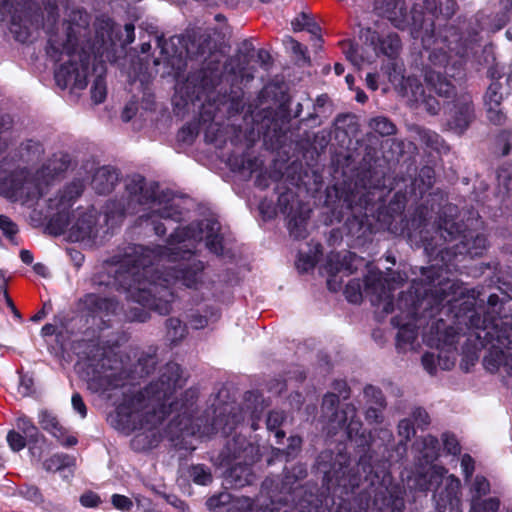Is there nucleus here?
Segmentation results:
<instances>
[{
	"instance_id": "obj_61",
	"label": "nucleus",
	"mask_w": 512,
	"mask_h": 512,
	"mask_svg": "<svg viewBox=\"0 0 512 512\" xmlns=\"http://www.w3.org/2000/svg\"><path fill=\"white\" fill-rule=\"evenodd\" d=\"M228 494H220L217 497H212L208 500L207 504L210 508H215L221 504H225L229 499Z\"/></svg>"
},
{
	"instance_id": "obj_53",
	"label": "nucleus",
	"mask_w": 512,
	"mask_h": 512,
	"mask_svg": "<svg viewBox=\"0 0 512 512\" xmlns=\"http://www.w3.org/2000/svg\"><path fill=\"white\" fill-rule=\"evenodd\" d=\"M80 503L84 507H96L100 503V498L97 494L89 492L85 493L80 497Z\"/></svg>"
},
{
	"instance_id": "obj_50",
	"label": "nucleus",
	"mask_w": 512,
	"mask_h": 512,
	"mask_svg": "<svg viewBox=\"0 0 512 512\" xmlns=\"http://www.w3.org/2000/svg\"><path fill=\"white\" fill-rule=\"evenodd\" d=\"M315 265V260L309 255L300 254L296 262V267L300 272H307Z\"/></svg>"
},
{
	"instance_id": "obj_2",
	"label": "nucleus",
	"mask_w": 512,
	"mask_h": 512,
	"mask_svg": "<svg viewBox=\"0 0 512 512\" xmlns=\"http://www.w3.org/2000/svg\"><path fill=\"white\" fill-rule=\"evenodd\" d=\"M185 381L177 363L166 364L160 370L156 380L143 391L126 398L118 406L112 418L113 425L125 433L138 429L150 430L161 423L166 415L175 413L171 424L176 426L182 434L203 437L219 431L227 433L232 427L227 429L228 423L223 425L222 420L218 418L212 424L203 427L198 424L200 419L196 420L197 423H192L191 417L197 391L188 389L178 396V391L182 389Z\"/></svg>"
},
{
	"instance_id": "obj_55",
	"label": "nucleus",
	"mask_w": 512,
	"mask_h": 512,
	"mask_svg": "<svg viewBox=\"0 0 512 512\" xmlns=\"http://www.w3.org/2000/svg\"><path fill=\"white\" fill-rule=\"evenodd\" d=\"M413 419L417 426L423 427L429 424V415L428 413L422 409V408H416L413 411Z\"/></svg>"
},
{
	"instance_id": "obj_56",
	"label": "nucleus",
	"mask_w": 512,
	"mask_h": 512,
	"mask_svg": "<svg viewBox=\"0 0 512 512\" xmlns=\"http://www.w3.org/2000/svg\"><path fill=\"white\" fill-rule=\"evenodd\" d=\"M71 402H72L73 408L81 415V417L82 418L86 417V414H87L86 405L84 404L83 399L80 396V394H78V393L73 394Z\"/></svg>"
},
{
	"instance_id": "obj_32",
	"label": "nucleus",
	"mask_w": 512,
	"mask_h": 512,
	"mask_svg": "<svg viewBox=\"0 0 512 512\" xmlns=\"http://www.w3.org/2000/svg\"><path fill=\"white\" fill-rule=\"evenodd\" d=\"M219 313L217 310H210L208 313L199 314L195 313L190 316L189 324L193 329H203L208 326L211 322H214L218 319Z\"/></svg>"
},
{
	"instance_id": "obj_51",
	"label": "nucleus",
	"mask_w": 512,
	"mask_h": 512,
	"mask_svg": "<svg viewBox=\"0 0 512 512\" xmlns=\"http://www.w3.org/2000/svg\"><path fill=\"white\" fill-rule=\"evenodd\" d=\"M288 441L289 444L287 449L285 451H281L280 449H278V451L281 452L282 454H285L287 457H291L294 456V454L299 451L302 444V440L298 436H291L288 439Z\"/></svg>"
},
{
	"instance_id": "obj_6",
	"label": "nucleus",
	"mask_w": 512,
	"mask_h": 512,
	"mask_svg": "<svg viewBox=\"0 0 512 512\" xmlns=\"http://www.w3.org/2000/svg\"><path fill=\"white\" fill-rule=\"evenodd\" d=\"M158 186L147 183L141 175H133L127 178L125 193L123 196V213L134 214L148 210L140 216L148 225L153 227L155 234L163 235L166 226L160 220L167 222L179 221L182 211L178 201L169 198L166 194L157 192Z\"/></svg>"
},
{
	"instance_id": "obj_20",
	"label": "nucleus",
	"mask_w": 512,
	"mask_h": 512,
	"mask_svg": "<svg viewBox=\"0 0 512 512\" xmlns=\"http://www.w3.org/2000/svg\"><path fill=\"white\" fill-rule=\"evenodd\" d=\"M473 111L470 98L464 97L463 100L455 106L454 114L449 120L451 128L458 133H462L472 121Z\"/></svg>"
},
{
	"instance_id": "obj_64",
	"label": "nucleus",
	"mask_w": 512,
	"mask_h": 512,
	"mask_svg": "<svg viewBox=\"0 0 512 512\" xmlns=\"http://www.w3.org/2000/svg\"><path fill=\"white\" fill-rule=\"evenodd\" d=\"M57 327L54 324H45L41 329L43 336H52L56 333Z\"/></svg>"
},
{
	"instance_id": "obj_21",
	"label": "nucleus",
	"mask_w": 512,
	"mask_h": 512,
	"mask_svg": "<svg viewBox=\"0 0 512 512\" xmlns=\"http://www.w3.org/2000/svg\"><path fill=\"white\" fill-rule=\"evenodd\" d=\"M400 91L411 105L420 104L425 95L424 88L416 77H407L402 80Z\"/></svg>"
},
{
	"instance_id": "obj_10",
	"label": "nucleus",
	"mask_w": 512,
	"mask_h": 512,
	"mask_svg": "<svg viewBox=\"0 0 512 512\" xmlns=\"http://www.w3.org/2000/svg\"><path fill=\"white\" fill-rule=\"evenodd\" d=\"M223 460L231 467L224 474V482L231 488L249 485L253 480L250 466L259 458V447L244 436L228 441L222 452Z\"/></svg>"
},
{
	"instance_id": "obj_49",
	"label": "nucleus",
	"mask_w": 512,
	"mask_h": 512,
	"mask_svg": "<svg viewBox=\"0 0 512 512\" xmlns=\"http://www.w3.org/2000/svg\"><path fill=\"white\" fill-rule=\"evenodd\" d=\"M487 117L488 119L495 123L501 124L504 121V114L500 108V105L497 106H486Z\"/></svg>"
},
{
	"instance_id": "obj_4",
	"label": "nucleus",
	"mask_w": 512,
	"mask_h": 512,
	"mask_svg": "<svg viewBox=\"0 0 512 512\" xmlns=\"http://www.w3.org/2000/svg\"><path fill=\"white\" fill-rule=\"evenodd\" d=\"M46 53L53 61H61L67 57V62L61 64L55 71L57 85L65 89H84L87 86L89 66L92 64L96 77L91 88L92 100L98 104L106 98V83L104 80L105 65L104 58L110 59L109 53L100 48L92 50V53L85 49L76 50L78 42L77 34H49Z\"/></svg>"
},
{
	"instance_id": "obj_24",
	"label": "nucleus",
	"mask_w": 512,
	"mask_h": 512,
	"mask_svg": "<svg viewBox=\"0 0 512 512\" xmlns=\"http://www.w3.org/2000/svg\"><path fill=\"white\" fill-rule=\"evenodd\" d=\"M355 259L356 256L351 253L345 254L342 258L340 254H331L328 257L326 269L331 275H334L342 270H346L348 274H351V263Z\"/></svg>"
},
{
	"instance_id": "obj_45",
	"label": "nucleus",
	"mask_w": 512,
	"mask_h": 512,
	"mask_svg": "<svg viewBox=\"0 0 512 512\" xmlns=\"http://www.w3.org/2000/svg\"><path fill=\"white\" fill-rule=\"evenodd\" d=\"M8 16L13 23L22 22V20L20 18L17 19L15 13H13L12 3L9 0H0V20H5Z\"/></svg>"
},
{
	"instance_id": "obj_46",
	"label": "nucleus",
	"mask_w": 512,
	"mask_h": 512,
	"mask_svg": "<svg viewBox=\"0 0 512 512\" xmlns=\"http://www.w3.org/2000/svg\"><path fill=\"white\" fill-rule=\"evenodd\" d=\"M111 502L113 506L120 511H129L133 506L131 499L120 494H113L111 497Z\"/></svg>"
},
{
	"instance_id": "obj_48",
	"label": "nucleus",
	"mask_w": 512,
	"mask_h": 512,
	"mask_svg": "<svg viewBox=\"0 0 512 512\" xmlns=\"http://www.w3.org/2000/svg\"><path fill=\"white\" fill-rule=\"evenodd\" d=\"M419 105H423L424 109L431 115L437 114L440 110L439 102L432 96L424 95Z\"/></svg>"
},
{
	"instance_id": "obj_40",
	"label": "nucleus",
	"mask_w": 512,
	"mask_h": 512,
	"mask_svg": "<svg viewBox=\"0 0 512 512\" xmlns=\"http://www.w3.org/2000/svg\"><path fill=\"white\" fill-rule=\"evenodd\" d=\"M6 439L9 447L14 452L22 450L25 447L27 440L20 432H16L14 430L8 432Z\"/></svg>"
},
{
	"instance_id": "obj_60",
	"label": "nucleus",
	"mask_w": 512,
	"mask_h": 512,
	"mask_svg": "<svg viewBox=\"0 0 512 512\" xmlns=\"http://www.w3.org/2000/svg\"><path fill=\"white\" fill-rule=\"evenodd\" d=\"M499 508V501L496 498H490L482 503L484 512H497Z\"/></svg>"
},
{
	"instance_id": "obj_25",
	"label": "nucleus",
	"mask_w": 512,
	"mask_h": 512,
	"mask_svg": "<svg viewBox=\"0 0 512 512\" xmlns=\"http://www.w3.org/2000/svg\"><path fill=\"white\" fill-rule=\"evenodd\" d=\"M293 32H321L326 27L320 22L316 21L313 17L302 13L297 16L292 22Z\"/></svg>"
},
{
	"instance_id": "obj_42",
	"label": "nucleus",
	"mask_w": 512,
	"mask_h": 512,
	"mask_svg": "<svg viewBox=\"0 0 512 512\" xmlns=\"http://www.w3.org/2000/svg\"><path fill=\"white\" fill-rule=\"evenodd\" d=\"M0 230L6 237L13 239L18 232V227L9 217L0 215Z\"/></svg>"
},
{
	"instance_id": "obj_17",
	"label": "nucleus",
	"mask_w": 512,
	"mask_h": 512,
	"mask_svg": "<svg viewBox=\"0 0 512 512\" xmlns=\"http://www.w3.org/2000/svg\"><path fill=\"white\" fill-rule=\"evenodd\" d=\"M38 421L43 430L50 433L57 441L66 447H71L77 443L74 436L67 435L66 430L60 425L59 421L47 411H41Z\"/></svg>"
},
{
	"instance_id": "obj_58",
	"label": "nucleus",
	"mask_w": 512,
	"mask_h": 512,
	"mask_svg": "<svg viewBox=\"0 0 512 512\" xmlns=\"http://www.w3.org/2000/svg\"><path fill=\"white\" fill-rule=\"evenodd\" d=\"M380 407H369L367 410H366V419L367 421H369L370 423H380L382 421V415H381V411H380Z\"/></svg>"
},
{
	"instance_id": "obj_22",
	"label": "nucleus",
	"mask_w": 512,
	"mask_h": 512,
	"mask_svg": "<svg viewBox=\"0 0 512 512\" xmlns=\"http://www.w3.org/2000/svg\"><path fill=\"white\" fill-rule=\"evenodd\" d=\"M446 474L447 470L444 467L438 465L430 466L418 481L419 489L426 491L432 488H437L445 479Z\"/></svg>"
},
{
	"instance_id": "obj_27",
	"label": "nucleus",
	"mask_w": 512,
	"mask_h": 512,
	"mask_svg": "<svg viewBox=\"0 0 512 512\" xmlns=\"http://www.w3.org/2000/svg\"><path fill=\"white\" fill-rule=\"evenodd\" d=\"M416 445L421 450L423 459L426 462L433 461L438 457L439 442L434 436L427 435L420 442H417Z\"/></svg>"
},
{
	"instance_id": "obj_38",
	"label": "nucleus",
	"mask_w": 512,
	"mask_h": 512,
	"mask_svg": "<svg viewBox=\"0 0 512 512\" xmlns=\"http://www.w3.org/2000/svg\"><path fill=\"white\" fill-rule=\"evenodd\" d=\"M96 32H118L120 26L109 16L101 15L95 21Z\"/></svg>"
},
{
	"instance_id": "obj_35",
	"label": "nucleus",
	"mask_w": 512,
	"mask_h": 512,
	"mask_svg": "<svg viewBox=\"0 0 512 512\" xmlns=\"http://www.w3.org/2000/svg\"><path fill=\"white\" fill-rule=\"evenodd\" d=\"M285 419L284 413L281 411H271L266 419V426L269 431H275V437L282 439L284 432L279 429Z\"/></svg>"
},
{
	"instance_id": "obj_59",
	"label": "nucleus",
	"mask_w": 512,
	"mask_h": 512,
	"mask_svg": "<svg viewBox=\"0 0 512 512\" xmlns=\"http://www.w3.org/2000/svg\"><path fill=\"white\" fill-rule=\"evenodd\" d=\"M195 137L194 130L190 126L183 127L179 133L178 138L183 142H191Z\"/></svg>"
},
{
	"instance_id": "obj_41",
	"label": "nucleus",
	"mask_w": 512,
	"mask_h": 512,
	"mask_svg": "<svg viewBox=\"0 0 512 512\" xmlns=\"http://www.w3.org/2000/svg\"><path fill=\"white\" fill-rule=\"evenodd\" d=\"M20 495L35 504H40L43 502V497L40 490L32 485H27L21 488Z\"/></svg>"
},
{
	"instance_id": "obj_13",
	"label": "nucleus",
	"mask_w": 512,
	"mask_h": 512,
	"mask_svg": "<svg viewBox=\"0 0 512 512\" xmlns=\"http://www.w3.org/2000/svg\"><path fill=\"white\" fill-rule=\"evenodd\" d=\"M394 288L391 282L383 278L381 273L370 272L365 277V286L363 292L361 291L358 281H350L345 289V295L349 302L359 303L363 294L370 298L373 306L384 314H389L394 311L391 291Z\"/></svg>"
},
{
	"instance_id": "obj_39",
	"label": "nucleus",
	"mask_w": 512,
	"mask_h": 512,
	"mask_svg": "<svg viewBox=\"0 0 512 512\" xmlns=\"http://www.w3.org/2000/svg\"><path fill=\"white\" fill-rule=\"evenodd\" d=\"M364 396L368 401L380 408H384L386 405L382 392L372 385H368L364 388Z\"/></svg>"
},
{
	"instance_id": "obj_12",
	"label": "nucleus",
	"mask_w": 512,
	"mask_h": 512,
	"mask_svg": "<svg viewBox=\"0 0 512 512\" xmlns=\"http://www.w3.org/2000/svg\"><path fill=\"white\" fill-rule=\"evenodd\" d=\"M425 49H429L431 44L437 45L429 53V60L434 66L425 73V81L430 89L434 90L435 93L441 97H450L454 94V86L449 80L442 75L441 68L444 69V73L450 77H455L460 74V64L454 62L449 65L450 56L443 51L445 40L437 37V34H424L421 39Z\"/></svg>"
},
{
	"instance_id": "obj_3",
	"label": "nucleus",
	"mask_w": 512,
	"mask_h": 512,
	"mask_svg": "<svg viewBox=\"0 0 512 512\" xmlns=\"http://www.w3.org/2000/svg\"><path fill=\"white\" fill-rule=\"evenodd\" d=\"M428 288L420 287V283L414 282L413 291L402 293L396 303L393 305L395 316L391 323L399 329L396 336V348L399 352H407L416 348L415 341L418 336V330L424 327V331H429L433 321L436 319V313L443 301L451 303L454 297L449 298V291L455 286L449 280L438 281L429 280Z\"/></svg>"
},
{
	"instance_id": "obj_63",
	"label": "nucleus",
	"mask_w": 512,
	"mask_h": 512,
	"mask_svg": "<svg viewBox=\"0 0 512 512\" xmlns=\"http://www.w3.org/2000/svg\"><path fill=\"white\" fill-rule=\"evenodd\" d=\"M136 113V108L133 104L127 105L122 113V119L124 121H129Z\"/></svg>"
},
{
	"instance_id": "obj_43",
	"label": "nucleus",
	"mask_w": 512,
	"mask_h": 512,
	"mask_svg": "<svg viewBox=\"0 0 512 512\" xmlns=\"http://www.w3.org/2000/svg\"><path fill=\"white\" fill-rule=\"evenodd\" d=\"M443 445L444 449L447 451V453L452 455H457L460 453V445L458 440L454 435L445 433L442 435Z\"/></svg>"
},
{
	"instance_id": "obj_37",
	"label": "nucleus",
	"mask_w": 512,
	"mask_h": 512,
	"mask_svg": "<svg viewBox=\"0 0 512 512\" xmlns=\"http://www.w3.org/2000/svg\"><path fill=\"white\" fill-rule=\"evenodd\" d=\"M125 32L130 33L134 32L135 29H139L141 32H154L157 29V26L153 21L143 20L141 18H136L133 22H127L124 24Z\"/></svg>"
},
{
	"instance_id": "obj_62",
	"label": "nucleus",
	"mask_w": 512,
	"mask_h": 512,
	"mask_svg": "<svg viewBox=\"0 0 512 512\" xmlns=\"http://www.w3.org/2000/svg\"><path fill=\"white\" fill-rule=\"evenodd\" d=\"M501 141L505 142V147L503 149L502 154L506 155L509 153L511 146H512V133L511 132H504L501 134Z\"/></svg>"
},
{
	"instance_id": "obj_8",
	"label": "nucleus",
	"mask_w": 512,
	"mask_h": 512,
	"mask_svg": "<svg viewBox=\"0 0 512 512\" xmlns=\"http://www.w3.org/2000/svg\"><path fill=\"white\" fill-rule=\"evenodd\" d=\"M83 189V182L76 180L67 185L55 197L49 199V226L55 234L69 232V237L74 241L91 240L96 237L100 215L94 208L77 209L73 212L72 217L69 212Z\"/></svg>"
},
{
	"instance_id": "obj_30",
	"label": "nucleus",
	"mask_w": 512,
	"mask_h": 512,
	"mask_svg": "<svg viewBox=\"0 0 512 512\" xmlns=\"http://www.w3.org/2000/svg\"><path fill=\"white\" fill-rule=\"evenodd\" d=\"M368 125L371 130L381 136H389L395 132V125L388 118L383 116L372 118Z\"/></svg>"
},
{
	"instance_id": "obj_15",
	"label": "nucleus",
	"mask_w": 512,
	"mask_h": 512,
	"mask_svg": "<svg viewBox=\"0 0 512 512\" xmlns=\"http://www.w3.org/2000/svg\"><path fill=\"white\" fill-rule=\"evenodd\" d=\"M339 396L334 393H327L323 398L322 411L324 417L328 419L331 430H336L344 426L347 427L349 435L352 432H358L361 423L356 419V408L352 404H346L341 411H336Z\"/></svg>"
},
{
	"instance_id": "obj_5",
	"label": "nucleus",
	"mask_w": 512,
	"mask_h": 512,
	"mask_svg": "<svg viewBox=\"0 0 512 512\" xmlns=\"http://www.w3.org/2000/svg\"><path fill=\"white\" fill-rule=\"evenodd\" d=\"M454 0H419L405 14L404 3L395 1L393 9L388 11L386 17H381L375 11H362L353 20V27L359 32H376L384 29L386 22H390L400 30L410 32H435L446 26L448 19L455 12Z\"/></svg>"
},
{
	"instance_id": "obj_31",
	"label": "nucleus",
	"mask_w": 512,
	"mask_h": 512,
	"mask_svg": "<svg viewBox=\"0 0 512 512\" xmlns=\"http://www.w3.org/2000/svg\"><path fill=\"white\" fill-rule=\"evenodd\" d=\"M74 464V459L67 454H55L44 462L48 471H59Z\"/></svg>"
},
{
	"instance_id": "obj_57",
	"label": "nucleus",
	"mask_w": 512,
	"mask_h": 512,
	"mask_svg": "<svg viewBox=\"0 0 512 512\" xmlns=\"http://www.w3.org/2000/svg\"><path fill=\"white\" fill-rule=\"evenodd\" d=\"M287 45L290 46L291 50L298 55L300 58H302L304 61L307 60L306 57V49L297 41H295L291 37H287Z\"/></svg>"
},
{
	"instance_id": "obj_47",
	"label": "nucleus",
	"mask_w": 512,
	"mask_h": 512,
	"mask_svg": "<svg viewBox=\"0 0 512 512\" xmlns=\"http://www.w3.org/2000/svg\"><path fill=\"white\" fill-rule=\"evenodd\" d=\"M398 434L400 437H402L405 441H408L411 439L412 436L415 434V430L408 419H403L399 422L398 425Z\"/></svg>"
},
{
	"instance_id": "obj_18",
	"label": "nucleus",
	"mask_w": 512,
	"mask_h": 512,
	"mask_svg": "<svg viewBox=\"0 0 512 512\" xmlns=\"http://www.w3.org/2000/svg\"><path fill=\"white\" fill-rule=\"evenodd\" d=\"M119 180L116 169L110 166H102L95 170L92 178V187L99 194L110 193Z\"/></svg>"
},
{
	"instance_id": "obj_29",
	"label": "nucleus",
	"mask_w": 512,
	"mask_h": 512,
	"mask_svg": "<svg viewBox=\"0 0 512 512\" xmlns=\"http://www.w3.org/2000/svg\"><path fill=\"white\" fill-rule=\"evenodd\" d=\"M463 244L466 247L467 253L473 256H479L483 253L487 246V240L483 235L477 234L475 237L467 235L464 236Z\"/></svg>"
},
{
	"instance_id": "obj_36",
	"label": "nucleus",
	"mask_w": 512,
	"mask_h": 512,
	"mask_svg": "<svg viewBox=\"0 0 512 512\" xmlns=\"http://www.w3.org/2000/svg\"><path fill=\"white\" fill-rule=\"evenodd\" d=\"M190 477L194 483L208 485L212 482L210 470L204 465H195L190 469Z\"/></svg>"
},
{
	"instance_id": "obj_28",
	"label": "nucleus",
	"mask_w": 512,
	"mask_h": 512,
	"mask_svg": "<svg viewBox=\"0 0 512 512\" xmlns=\"http://www.w3.org/2000/svg\"><path fill=\"white\" fill-rule=\"evenodd\" d=\"M16 426L29 442H38L40 437L39 430L29 418L20 416L17 419Z\"/></svg>"
},
{
	"instance_id": "obj_52",
	"label": "nucleus",
	"mask_w": 512,
	"mask_h": 512,
	"mask_svg": "<svg viewBox=\"0 0 512 512\" xmlns=\"http://www.w3.org/2000/svg\"><path fill=\"white\" fill-rule=\"evenodd\" d=\"M5 286H6V280H5V277H4V273H3L2 270H0V291H4L3 299L5 300L7 306L11 309L13 314L17 318H20V314H19L18 310L16 309V307L14 306L12 300L10 299V297L8 296V294L5 291Z\"/></svg>"
},
{
	"instance_id": "obj_23",
	"label": "nucleus",
	"mask_w": 512,
	"mask_h": 512,
	"mask_svg": "<svg viewBox=\"0 0 512 512\" xmlns=\"http://www.w3.org/2000/svg\"><path fill=\"white\" fill-rule=\"evenodd\" d=\"M377 42V49L390 58L397 56L401 50L398 34H378Z\"/></svg>"
},
{
	"instance_id": "obj_1",
	"label": "nucleus",
	"mask_w": 512,
	"mask_h": 512,
	"mask_svg": "<svg viewBox=\"0 0 512 512\" xmlns=\"http://www.w3.org/2000/svg\"><path fill=\"white\" fill-rule=\"evenodd\" d=\"M202 240L212 253H222V236L217 220L205 219L178 228L170 235L165 247L151 249L130 245L121 259L109 266V273L114 274L112 279L104 282L101 280L103 276L99 275L93 282L122 288L134 301L165 315L169 313L173 300L170 286L181 284L198 289L204 283V265L201 261L170 265L188 259L195 243Z\"/></svg>"
},
{
	"instance_id": "obj_14",
	"label": "nucleus",
	"mask_w": 512,
	"mask_h": 512,
	"mask_svg": "<svg viewBox=\"0 0 512 512\" xmlns=\"http://www.w3.org/2000/svg\"><path fill=\"white\" fill-rule=\"evenodd\" d=\"M278 206L288 219L290 235L295 239L305 238L307 235V220L310 216V208L300 203L293 193H283L278 198Z\"/></svg>"
},
{
	"instance_id": "obj_26",
	"label": "nucleus",
	"mask_w": 512,
	"mask_h": 512,
	"mask_svg": "<svg viewBox=\"0 0 512 512\" xmlns=\"http://www.w3.org/2000/svg\"><path fill=\"white\" fill-rule=\"evenodd\" d=\"M445 491L439 494V498L443 505L458 503V495L460 493V480L454 475H448L444 479Z\"/></svg>"
},
{
	"instance_id": "obj_19",
	"label": "nucleus",
	"mask_w": 512,
	"mask_h": 512,
	"mask_svg": "<svg viewBox=\"0 0 512 512\" xmlns=\"http://www.w3.org/2000/svg\"><path fill=\"white\" fill-rule=\"evenodd\" d=\"M83 309L93 315L114 313L117 309V302L111 298H104L96 294H87L81 299Z\"/></svg>"
},
{
	"instance_id": "obj_7",
	"label": "nucleus",
	"mask_w": 512,
	"mask_h": 512,
	"mask_svg": "<svg viewBox=\"0 0 512 512\" xmlns=\"http://www.w3.org/2000/svg\"><path fill=\"white\" fill-rule=\"evenodd\" d=\"M469 341L474 337L479 347L489 346L483 365L489 372L500 368L512 376V313L503 317H481L476 311H470Z\"/></svg>"
},
{
	"instance_id": "obj_16",
	"label": "nucleus",
	"mask_w": 512,
	"mask_h": 512,
	"mask_svg": "<svg viewBox=\"0 0 512 512\" xmlns=\"http://www.w3.org/2000/svg\"><path fill=\"white\" fill-rule=\"evenodd\" d=\"M110 360L103 359L100 370L88 380V388L95 393H106L124 385L126 373L116 362L115 365H107Z\"/></svg>"
},
{
	"instance_id": "obj_54",
	"label": "nucleus",
	"mask_w": 512,
	"mask_h": 512,
	"mask_svg": "<svg viewBox=\"0 0 512 512\" xmlns=\"http://www.w3.org/2000/svg\"><path fill=\"white\" fill-rule=\"evenodd\" d=\"M461 468H462V471H463L466 479H468L469 477L472 476L473 471H474V461L470 455H468V454L463 455V457L461 459Z\"/></svg>"
},
{
	"instance_id": "obj_34",
	"label": "nucleus",
	"mask_w": 512,
	"mask_h": 512,
	"mask_svg": "<svg viewBox=\"0 0 512 512\" xmlns=\"http://www.w3.org/2000/svg\"><path fill=\"white\" fill-rule=\"evenodd\" d=\"M502 85L494 81L490 84L488 87L485 96H484V103L485 106H497L501 105V102L503 100V93H502Z\"/></svg>"
},
{
	"instance_id": "obj_44",
	"label": "nucleus",
	"mask_w": 512,
	"mask_h": 512,
	"mask_svg": "<svg viewBox=\"0 0 512 512\" xmlns=\"http://www.w3.org/2000/svg\"><path fill=\"white\" fill-rule=\"evenodd\" d=\"M489 490L490 485L487 479L482 476H476L472 484V491L475 493V497L480 498L481 496L487 494Z\"/></svg>"
},
{
	"instance_id": "obj_33",
	"label": "nucleus",
	"mask_w": 512,
	"mask_h": 512,
	"mask_svg": "<svg viewBox=\"0 0 512 512\" xmlns=\"http://www.w3.org/2000/svg\"><path fill=\"white\" fill-rule=\"evenodd\" d=\"M167 337L171 342H178L185 337L186 327L177 318H170L166 322Z\"/></svg>"
},
{
	"instance_id": "obj_9",
	"label": "nucleus",
	"mask_w": 512,
	"mask_h": 512,
	"mask_svg": "<svg viewBox=\"0 0 512 512\" xmlns=\"http://www.w3.org/2000/svg\"><path fill=\"white\" fill-rule=\"evenodd\" d=\"M65 168L66 163L62 159L54 158L35 173L15 170L0 180V194L14 202L32 203L42 196L54 176Z\"/></svg>"
},
{
	"instance_id": "obj_11",
	"label": "nucleus",
	"mask_w": 512,
	"mask_h": 512,
	"mask_svg": "<svg viewBox=\"0 0 512 512\" xmlns=\"http://www.w3.org/2000/svg\"><path fill=\"white\" fill-rule=\"evenodd\" d=\"M460 334L453 327H448L443 320L433 321L429 331L423 335L424 342L439 350L437 357L433 353L422 356V365L429 374L436 372L437 365L443 370L451 369L455 364L456 344Z\"/></svg>"
}]
</instances>
